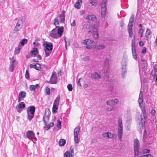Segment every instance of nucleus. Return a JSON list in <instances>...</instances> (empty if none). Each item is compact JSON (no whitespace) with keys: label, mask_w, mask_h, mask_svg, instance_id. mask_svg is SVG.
<instances>
[{"label":"nucleus","mask_w":157,"mask_h":157,"mask_svg":"<svg viewBox=\"0 0 157 157\" xmlns=\"http://www.w3.org/2000/svg\"><path fill=\"white\" fill-rule=\"evenodd\" d=\"M142 151L143 154H146L149 153L150 152V150L146 149H143Z\"/></svg>","instance_id":"47"},{"label":"nucleus","mask_w":157,"mask_h":157,"mask_svg":"<svg viewBox=\"0 0 157 157\" xmlns=\"http://www.w3.org/2000/svg\"><path fill=\"white\" fill-rule=\"evenodd\" d=\"M75 25H76V23H75V20H73V22L71 24V25L72 26H75Z\"/></svg>","instance_id":"61"},{"label":"nucleus","mask_w":157,"mask_h":157,"mask_svg":"<svg viewBox=\"0 0 157 157\" xmlns=\"http://www.w3.org/2000/svg\"><path fill=\"white\" fill-rule=\"evenodd\" d=\"M26 136L30 140L36 138L34 133L32 131H27L26 132Z\"/></svg>","instance_id":"18"},{"label":"nucleus","mask_w":157,"mask_h":157,"mask_svg":"<svg viewBox=\"0 0 157 157\" xmlns=\"http://www.w3.org/2000/svg\"><path fill=\"white\" fill-rule=\"evenodd\" d=\"M89 27V25H86L85 24L83 25L82 29H84L86 31V30H88V28Z\"/></svg>","instance_id":"44"},{"label":"nucleus","mask_w":157,"mask_h":157,"mask_svg":"<svg viewBox=\"0 0 157 157\" xmlns=\"http://www.w3.org/2000/svg\"><path fill=\"white\" fill-rule=\"evenodd\" d=\"M134 16L133 15H132L129 19L128 26L133 27V23L134 22Z\"/></svg>","instance_id":"26"},{"label":"nucleus","mask_w":157,"mask_h":157,"mask_svg":"<svg viewBox=\"0 0 157 157\" xmlns=\"http://www.w3.org/2000/svg\"><path fill=\"white\" fill-rule=\"evenodd\" d=\"M57 29L56 28L54 29L51 31L49 36L53 38H59L62 36L63 32L64 27L63 26L58 27Z\"/></svg>","instance_id":"1"},{"label":"nucleus","mask_w":157,"mask_h":157,"mask_svg":"<svg viewBox=\"0 0 157 157\" xmlns=\"http://www.w3.org/2000/svg\"><path fill=\"white\" fill-rule=\"evenodd\" d=\"M145 121V118L144 115H141L140 118L138 119L137 121L139 123L138 127L141 130L143 128L144 125Z\"/></svg>","instance_id":"12"},{"label":"nucleus","mask_w":157,"mask_h":157,"mask_svg":"<svg viewBox=\"0 0 157 157\" xmlns=\"http://www.w3.org/2000/svg\"><path fill=\"white\" fill-rule=\"evenodd\" d=\"M27 113V118L29 120L31 121L33 117L34 113H29L28 111Z\"/></svg>","instance_id":"33"},{"label":"nucleus","mask_w":157,"mask_h":157,"mask_svg":"<svg viewBox=\"0 0 157 157\" xmlns=\"http://www.w3.org/2000/svg\"><path fill=\"white\" fill-rule=\"evenodd\" d=\"M94 41L93 40L90 39H85L83 40V43L84 44L86 45L87 44H89L91 43H94Z\"/></svg>","instance_id":"30"},{"label":"nucleus","mask_w":157,"mask_h":157,"mask_svg":"<svg viewBox=\"0 0 157 157\" xmlns=\"http://www.w3.org/2000/svg\"><path fill=\"white\" fill-rule=\"evenodd\" d=\"M44 92L47 95H49L50 93V89L48 87H46L45 89Z\"/></svg>","instance_id":"42"},{"label":"nucleus","mask_w":157,"mask_h":157,"mask_svg":"<svg viewBox=\"0 0 157 157\" xmlns=\"http://www.w3.org/2000/svg\"><path fill=\"white\" fill-rule=\"evenodd\" d=\"M86 19L88 22H90L96 19V17L94 15H89L86 17Z\"/></svg>","instance_id":"21"},{"label":"nucleus","mask_w":157,"mask_h":157,"mask_svg":"<svg viewBox=\"0 0 157 157\" xmlns=\"http://www.w3.org/2000/svg\"><path fill=\"white\" fill-rule=\"evenodd\" d=\"M56 126L58 128H59V129L61 128V122L59 120H58L57 121V124Z\"/></svg>","instance_id":"45"},{"label":"nucleus","mask_w":157,"mask_h":157,"mask_svg":"<svg viewBox=\"0 0 157 157\" xmlns=\"http://www.w3.org/2000/svg\"><path fill=\"white\" fill-rule=\"evenodd\" d=\"M65 13L64 10H63L61 13L55 19L53 24L56 27H59L58 25H59L60 23H64L65 20Z\"/></svg>","instance_id":"2"},{"label":"nucleus","mask_w":157,"mask_h":157,"mask_svg":"<svg viewBox=\"0 0 157 157\" xmlns=\"http://www.w3.org/2000/svg\"><path fill=\"white\" fill-rule=\"evenodd\" d=\"M54 123L53 122H51L48 124H47V123H45V125L44 127V128L46 130H48L51 127H52Z\"/></svg>","instance_id":"29"},{"label":"nucleus","mask_w":157,"mask_h":157,"mask_svg":"<svg viewBox=\"0 0 157 157\" xmlns=\"http://www.w3.org/2000/svg\"><path fill=\"white\" fill-rule=\"evenodd\" d=\"M109 57L105 58L104 61V67L107 69L109 67Z\"/></svg>","instance_id":"23"},{"label":"nucleus","mask_w":157,"mask_h":157,"mask_svg":"<svg viewBox=\"0 0 157 157\" xmlns=\"http://www.w3.org/2000/svg\"><path fill=\"white\" fill-rule=\"evenodd\" d=\"M94 45H87L86 46V48L87 49H94Z\"/></svg>","instance_id":"50"},{"label":"nucleus","mask_w":157,"mask_h":157,"mask_svg":"<svg viewBox=\"0 0 157 157\" xmlns=\"http://www.w3.org/2000/svg\"><path fill=\"white\" fill-rule=\"evenodd\" d=\"M102 136L105 137L112 138L116 137L117 136V134H112L110 132H107L103 133Z\"/></svg>","instance_id":"16"},{"label":"nucleus","mask_w":157,"mask_h":157,"mask_svg":"<svg viewBox=\"0 0 157 157\" xmlns=\"http://www.w3.org/2000/svg\"><path fill=\"white\" fill-rule=\"evenodd\" d=\"M134 157H138L139 155H140L139 152L140 142L139 140L136 139L134 141Z\"/></svg>","instance_id":"6"},{"label":"nucleus","mask_w":157,"mask_h":157,"mask_svg":"<svg viewBox=\"0 0 157 157\" xmlns=\"http://www.w3.org/2000/svg\"><path fill=\"white\" fill-rule=\"evenodd\" d=\"M35 110V108L34 106H29L28 107L27 110V112H28V111L29 113H34Z\"/></svg>","instance_id":"25"},{"label":"nucleus","mask_w":157,"mask_h":157,"mask_svg":"<svg viewBox=\"0 0 157 157\" xmlns=\"http://www.w3.org/2000/svg\"><path fill=\"white\" fill-rule=\"evenodd\" d=\"M23 22L22 19L18 20L17 23L14 28L13 31L16 32L19 31L22 27Z\"/></svg>","instance_id":"13"},{"label":"nucleus","mask_w":157,"mask_h":157,"mask_svg":"<svg viewBox=\"0 0 157 157\" xmlns=\"http://www.w3.org/2000/svg\"><path fill=\"white\" fill-rule=\"evenodd\" d=\"M22 48V47L21 46L20 44H18V47L16 48L15 50L14 54H18Z\"/></svg>","instance_id":"32"},{"label":"nucleus","mask_w":157,"mask_h":157,"mask_svg":"<svg viewBox=\"0 0 157 157\" xmlns=\"http://www.w3.org/2000/svg\"><path fill=\"white\" fill-rule=\"evenodd\" d=\"M35 69L36 70H39L41 68V65L38 63L35 64Z\"/></svg>","instance_id":"40"},{"label":"nucleus","mask_w":157,"mask_h":157,"mask_svg":"<svg viewBox=\"0 0 157 157\" xmlns=\"http://www.w3.org/2000/svg\"><path fill=\"white\" fill-rule=\"evenodd\" d=\"M82 3V0H78L75 4V7L77 9H79Z\"/></svg>","instance_id":"28"},{"label":"nucleus","mask_w":157,"mask_h":157,"mask_svg":"<svg viewBox=\"0 0 157 157\" xmlns=\"http://www.w3.org/2000/svg\"><path fill=\"white\" fill-rule=\"evenodd\" d=\"M89 2L90 3L93 5H95L97 4V2L95 1L90 0Z\"/></svg>","instance_id":"52"},{"label":"nucleus","mask_w":157,"mask_h":157,"mask_svg":"<svg viewBox=\"0 0 157 157\" xmlns=\"http://www.w3.org/2000/svg\"><path fill=\"white\" fill-rule=\"evenodd\" d=\"M126 72V68H122V76L124 78Z\"/></svg>","instance_id":"41"},{"label":"nucleus","mask_w":157,"mask_h":157,"mask_svg":"<svg viewBox=\"0 0 157 157\" xmlns=\"http://www.w3.org/2000/svg\"><path fill=\"white\" fill-rule=\"evenodd\" d=\"M25 77L26 78H28L29 77V72L28 70H26V71Z\"/></svg>","instance_id":"57"},{"label":"nucleus","mask_w":157,"mask_h":157,"mask_svg":"<svg viewBox=\"0 0 157 157\" xmlns=\"http://www.w3.org/2000/svg\"><path fill=\"white\" fill-rule=\"evenodd\" d=\"M95 24V25L92 26V31L90 30L88 31V33L89 34L93 33L94 38L95 39H97L98 38L99 36L98 23V22H96Z\"/></svg>","instance_id":"5"},{"label":"nucleus","mask_w":157,"mask_h":157,"mask_svg":"<svg viewBox=\"0 0 157 157\" xmlns=\"http://www.w3.org/2000/svg\"><path fill=\"white\" fill-rule=\"evenodd\" d=\"M128 62V57L127 56H124L123 57L121 62L122 68H126L127 63Z\"/></svg>","instance_id":"19"},{"label":"nucleus","mask_w":157,"mask_h":157,"mask_svg":"<svg viewBox=\"0 0 157 157\" xmlns=\"http://www.w3.org/2000/svg\"><path fill=\"white\" fill-rule=\"evenodd\" d=\"M74 149L71 146L69 151H66L64 154V157H73Z\"/></svg>","instance_id":"14"},{"label":"nucleus","mask_w":157,"mask_h":157,"mask_svg":"<svg viewBox=\"0 0 157 157\" xmlns=\"http://www.w3.org/2000/svg\"><path fill=\"white\" fill-rule=\"evenodd\" d=\"M39 86L38 84H36L35 85H31L29 87V88L31 91H33L34 92H35V89L36 88L38 89L39 87Z\"/></svg>","instance_id":"27"},{"label":"nucleus","mask_w":157,"mask_h":157,"mask_svg":"<svg viewBox=\"0 0 157 157\" xmlns=\"http://www.w3.org/2000/svg\"><path fill=\"white\" fill-rule=\"evenodd\" d=\"M81 79V78H80L79 79V80H78V86H81V84L80 82V80Z\"/></svg>","instance_id":"63"},{"label":"nucleus","mask_w":157,"mask_h":157,"mask_svg":"<svg viewBox=\"0 0 157 157\" xmlns=\"http://www.w3.org/2000/svg\"><path fill=\"white\" fill-rule=\"evenodd\" d=\"M97 142V139L96 138H93L91 140L92 143H96Z\"/></svg>","instance_id":"56"},{"label":"nucleus","mask_w":157,"mask_h":157,"mask_svg":"<svg viewBox=\"0 0 157 157\" xmlns=\"http://www.w3.org/2000/svg\"><path fill=\"white\" fill-rule=\"evenodd\" d=\"M118 127H117V134L119 140L121 141L123 135V124L121 117H120L118 119Z\"/></svg>","instance_id":"4"},{"label":"nucleus","mask_w":157,"mask_h":157,"mask_svg":"<svg viewBox=\"0 0 157 157\" xmlns=\"http://www.w3.org/2000/svg\"><path fill=\"white\" fill-rule=\"evenodd\" d=\"M136 49L135 43V41L133 39L132 40V50Z\"/></svg>","instance_id":"43"},{"label":"nucleus","mask_w":157,"mask_h":157,"mask_svg":"<svg viewBox=\"0 0 157 157\" xmlns=\"http://www.w3.org/2000/svg\"><path fill=\"white\" fill-rule=\"evenodd\" d=\"M132 26L128 27V32L130 37H132Z\"/></svg>","instance_id":"35"},{"label":"nucleus","mask_w":157,"mask_h":157,"mask_svg":"<svg viewBox=\"0 0 157 157\" xmlns=\"http://www.w3.org/2000/svg\"><path fill=\"white\" fill-rule=\"evenodd\" d=\"M83 60L85 61H87L90 59V57L89 56L84 57L83 59Z\"/></svg>","instance_id":"46"},{"label":"nucleus","mask_w":157,"mask_h":157,"mask_svg":"<svg viewBox=\"0 0 157 157\" xmlns=\"http://www.w3.org/2000/svg\"><path fill=\"white\" fill-rule=\"evenodd\" d=\"M146 40L148 41L151 37V32L150 29H147L145 33Z\"/></svg>","instance_id":"20"},{"label":"nucleus","mask_w":157,"mask_h":157,"mask_svg":"<svg viewBox=\"0 0 157 157\" xmlns=\"http://www.w3.org/2000/svg\"><path fill=\"white\" fill-rule=\"evenodd\" d=\"M94 49L96 50H101L104 49L105 48V46L102 44H100L96 45H94Z\"/></svg>","instance_id":"22"},{"label":"nucleus","mask_w":157,"mask_h":157,"mask_svg":"<svg viewBox=\"0 0 157 157\" xmlns=\"http://www.w3.org/2000/svg\"><path fill=\"white\" fill-rule=\"evenodd\" d=\"M107 105H113L112 101V100H109L107 101Z\"/></svg>","instance_id":"51"},{"label":"nucleus","mask_w":157,"mask_h":157,"mask_svg":"<svg viewBox=\"0 0 157 157\" xmlns=\"http://www.w3.org/2000/svg\"><path fill=\"white\" fill-rule=\"evenodd\" d=\"M59 99L60 97H57L54 101L52 108V112L53 113H56L57 112V109L59 104Z\"/></svg>","instance_id":"11"},{"label":"nucleus","mask_w":157,"mask_h":157,"mask_svg":"<svg viewBox=\"0 0 157 157\" xmlns=\"http://www.w3.org/2000/svg\"><path fill=\"white\" fill-rule=\"evenodd\" d=\"M35 56H36L38 60H40L41 59V57L39 55L37 54Z\"/></svg>","instance_id":"59"},{"label":"nucleus","mask_w":157,"mask_h":157,"mask_svg":"<svg viewBox=\"0 0 157 157\" xmlns=\"http://www.w3.org/2000/svg\"><path fill=\"white\" fill-rule=\"evenodd\" d=\"M132 53L133 58L135 60L137 59L136 49L132 50Z\"/></svg>","instance_id":"39"},{"label":"nucleus","mask_w":157,"mask_h":157,"mask_svg":"<svg viewBox=\"0 0 157 157\" xmlns=\"http://www.w3.org/2000/svg\"><path fill=\"white\" fill-rule=\"evenodd\" d=\"M25 107V104L23 102L20 103L16 107V109L17 111L19 113L22 111V109Z\"/></svg>","instance_id":"17"},{"label":"nucleus","mask_w":157,"mask_h":157,"mask_svg":"<svg viewBox=\"0 0 157 157\" xmlns=\"http://www.w3.org/2000/svg\"><path fill=\"white\" fill-rule=\"evenodd\" d=\"M17 63V61L13 57H12L10 60V65L14 66V65L16 64Z\"/></svg>","instance_id":"31"},{"label":"nucleus","mask_w":157,"mask_h":157,"mask_svg":"<svg viewBox=\"0 0 157 157\" xmlns=\"http://www.w3.org/2000/svg\"><path fill=\"white\" fill-rule=\"evenodd\" d=\"M80 128L79 126H77L75 127L74 130V137L75 143L78 144L80 140V138L78 137Z\"/></svg>","instance_id":"7"},{"label":"nucleus","mask_w":157,"mask_h":157,"mask_svg":"<svg viewBox=\"0 0 157 157\" xmlns=\"http://www.w3.org/2000/svg\"><path fill=\"white\" fill-rule=\"evenodd\" d=\"M91 77L93 79L100 78L101 76L98 73L94 72L91 74Z\"/></svg>","instance_id":"24"},{"label":"nucleus","mask_w":157,"mask_h":157,"mask_svg":"<svg viewBox=\"0 0 157 157\" xmlns=\"http://www.w3.org/2000/svg\"><path fill=\"white\" fill-rule=\"evenodd\" d=\"M67 88L69 91H71L72 90V86L71 84H68L67 86Z\"/></svg>","instance_id":"48"},{"label":"nucleus","mask_w":157,"mask_h":157,"mask_svg":"<svg viewBox=\"0 0 157 157\" xmlns=\"http://www.w3.org/2000/svg\"><path fill=\"white\" fill-rule=\"evenodd\" d=\"M27 42V40L26 39H24L22 40L19 44H20L21 46L22 47L25 44H26Z\"/></svg>","instance_id":"37"},{"label":"nucleus","mask_w":157,"mask_h":157,"mask_svg":"<svg viewBox=\"0 0 157 157\" xmlns=\"http://www.w3.org/2000/svg\"><path fill=\"white\" fill-rule=\"evenodd\" d=\"M85 11L84 10H81L80 11V14L81 15H83L85 13Z\"/></svg>","instance_id":"58"},{"label":"nucleus","mask_w":157,"mask_h":157,"mask_svg":"<svg viewBox=\"0 0 157 157\" xmlns=\"http://www.w3.org/2000/svg\"><path fill=\"white\" fill-rule=\"evenodd\" d=\"M44 47V50L46 57L49 56L51 53L52 49V44L47 41H45L43 44Z\"/></svg>","instance_id":"3"},{"label":"nucleus","mask_w":157,"mask_h":157,"mask_svg":"<svg viewBox=\"0 0 157 157\" xmlns=\"http://www.w3.org/2000/svg\"><path fill=\"white\" fill-rule=\"evenodd\" d=\"M143 32H144V30L141 28L140 29V30L139 31V33L140 34H143Z\"/></svg>","instance_id":"62"},{"label":"nucleus","mask_w":157,"mask_h":157,"mask_svg":"<svg viewBox=\"0 0 157 157\" xmlns=\"http://www.w3.org/2000/svg\"><path fill=\"white\" fill-rule=\"evenodd\" d=\"M14 66H12L10 65L9 66V70L11 72H13L14 70Z\"/></svg>","instance_id":"49"},{"label":"nucleus","mask_w":157,"mask_h":157,"mask_svg":"<svg viewBox=\"0 0 157 157\" xmlns=\"http://www.w3.org/2000/svg\"><path fill=\"white\" fill-rule=\"evenodd\" d=\"M155 47L157 48V36H156V38L155 41Z\"/></svg>","instance_id":"64"},{"label":"nucleus","mask_w":157,"mask_h":157,"mask_svg":"<svg viewBox=\"0 0 157 157\" xmlns=\"http://www.w3.org/2000/svg\"><path fill=\"white\" fill-rule=\"evenodd\" d=\"M33 44L34 46H35L34 48H35V47L36 46L38 47L40 45V43H38L37 42H34L33 43Z\"/></svg>","instance_id":"53"},{"label":"nucleus","mask_w":157,"mask_h":157,"mask_svg":"<svg viewBox=\"0 0 157 157\" xmlns=\"http://www.w3.org/2000/svg\"><path fill=\"white\" fill-rule=\"evenodd\" d=\"M26 95V93L25 92L21 91L20 92L18 95L23 98H24L25 97Z\"/></svg>","instance_id":"36"},{"label":"nucleus","mask_w":157,"mask_h":157,"mask_svg":"<svg viewBox=\"0 0 157 157\" xmlns=\"http://www.w3.org/2000/svg\"><path fill=\"white\" fill-rule=\"evenodd\" d=\"M113 107H108L107 108V110L108 111H111L113 109Z\"/></svg>","instance_id":"60"},{"label":"nucleus","mask_w":157,"mask_h":157,"mask_svg":"<svg viewBox=\"0 0 157 157\" xmlns=\"http://www.w3.org/2000/svg\"><path fill=\"white\" fill-rule=\"evenodd\" d=\"M50 113V111L49 109H46L45 110V114L43 117V120L44 123H47V121L49 120V115Z\"/></svg>","instance_id":"15"},{"label":"nucleus","mask_w":157,"mask_h":157,"mask_svg":"<svg viewBox=\"0 0 157 157\" xmlns=\"http://www.w3.org/2000/svg\"><path fill=\"white\" fill-rule=\"evenodd\" d=\"M113 102V104H117L118 102V100L117 99H114L112 100Z\"/></svg>","instance_id":"54"},{"label":"nucleus","mask_w":157,"mask_h":157,"mask_svg":"<svg viewBox=\"0 0 157 157\" xmlns=\"http://www.w3.org/2000/svg\"><path fill=\"white\" fill-rule=\"evenodd\" d=\"M66 143V140L63 139H61L59 140V144L60 146H63L65 145Z\"/></svg>","instance_id":"38"},{"label":"nucleus","mask_w":157,"mask_h":157,"mask_svg":"<svg viewBox=\"0 0 157 157\" xmlns=\"http://www.w3.org/2000/svg\"><path fill=\"white\" fill-rule=\"evenodd\" d=\"M32 56H35L36 55L38 54V51L36 48H34L31 51Z\"/></svg>","instance_id":"34"},{"label":"nucleus","mask_w":157,"mask_h":157,"mask_svg":"<svg viewBox=\"0 0 157 157\" xmlns=\"http://www.w3.org/2000/svg\"><path fill=\"white\" fill-rule=\"evenodd\" d=\"M151 113L152 116H154L155 115V109H153L151 110Z\"/></svg>","instance_id":"55"},{"label":"nucleus","mask_w":157,"mask_h":157,"mask_svg":"<svg viewBox=\"0 0 157 157\" xmlns=\"http://www.w3.org/2000/svg\"><path fill=\"white\" fill-rule=\"evenodd\" d=\"M57 78L56 74V72H53L52 73V75L49 81H46V82L51 84H56L57 82Z\"/></svg>","instance_id":"10"},{"label":"nucleus","mask_w":157,"mask_h":157,"mask_svg":"<svg viewBox=\"0 0 157 157\" xmlns=\"http://www.w3.org/2000/svg\"><path fill=\"white\" fill-rule=\"evenodd\" d=\"M107 6V0H104L102 3L101 7V15L103 18L105 17Z\"/></svg>","instance_id":"9"},{"label":"nucleus","mask_w":157,"mask_h":157,"mask_svg":"<svg viewBox=\"0 0 157 157\" xmlns=\"http://www.w3.org/2000/svg\"><path fill=\"white\" fill-rule=\"evenodd\" d=\"M143 92L142 91H140L138 99V103L139 106L142 110V112L144 114L145 113V110L144 107L143 106Z\"/></svg>","instance_id":"8"}]
</instances>
